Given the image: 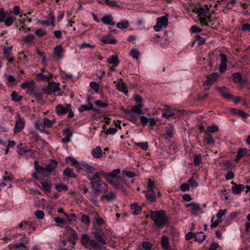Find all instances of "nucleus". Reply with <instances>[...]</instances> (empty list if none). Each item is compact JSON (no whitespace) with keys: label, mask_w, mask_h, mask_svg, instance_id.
<instances>
[{"label":"nucleus","mask_w":250,"mask_h":250,"mask_svg":"<svg viewBox=\"0 0 250 250\" xmlns=\"http://www.w3.org/2000/svg\"><path fill=\"white\" fill-rule=\"evenodd\" d=\"M144 192L146 199L150 203L155 202L156 199L161 196V192L155 187L154 182L150 179L147 180V188Z\"/></svg>","instance_id":"f257e3e1"},{"label":"nucleus","mask_w":250,"mask_h":250,"mask_svg":"<svg viewBox=\"0 0 250 250\" xmlns=\"http://www.w3.org/2000/svg\"><path fill=\"white\" fill-rule=\"evenodd\" d=\"M150 217L153 221L154 225L158 227L165 226L167 222L165 211L163 210L150 211Z\"/></svg>","instance_id":"f03ea898"},{"label":"nucleus","mask_w":250,"mask_h":250,"mask_svg":"<svg viewBox=\"0 0 250 250\" xmlns=\"http://www.w3.org/2000/svg\"><path fill=\"white\" fill-rule=\"evenodd\" d=\"M81 242L85 248L89 250L100 249V246L97 241L95 239H91L87 234L82 235Z\"/></svg>","instance_id":"7ed1b4c3"},{"label":"nucleus","mask_w":250,"mask_h":250,"mask_svg":"<svg viewBox=\"0 0 250 250\" xmlns=\"http://www.w3.org/2000/svg\"><path fill=\"white\" fill-rule=\"evenodd\" d=\"M90 185L92 188L97 192L103 193L108 192L107 186L101 179L91 182Z\"/></svg>","instance_id":"20e7f679"},{"label":"nucleus","mask_w":250,"mask_h":250,"mask_svg":"<svg viewBox=\"0 0 250 250\" xmlns=\"http://www.w3.org/2000/svg\"><path fill=\"white\" fill-rule=\"evenodd\" d=\"M168 23L167 15L159 17L157 19L156 24L153 27L154 30L156 32L160 31L162 27H167Z\"/></svg>","instance_id":"39448f33"},{"label":"nucleus","mask_w":250,"mask_h":250,"mask_svg":"<svg viewBox=\"0 0 250 250\" xmlns=\"http://www.w3.org/2000/svg\"><path fill=\"white\" fill-rule=\"evenodd\" d=\"M25 121L23 118L20 116V114H18L15 121L14 127V133H17L21 132L24 127Z\"/></svg>","instance_id":"423d86ee"},{"label":"nucleus","mask_w":250,"mask_h":250,"mask_svg":"<svg viewBox=\"0 0 250 250\" xmlns=\"http://www.w3.org/2000/svg\"><path fill=\"white\" fill-rule=\"evenodd\" d=\"M71 105L69 104H66L64 105L58 104L56 106L55 111L59 116H62L66 114L70 111Z\"/></svg>","instance_id":"0eeeda50"},{"label":"nucleus","mask_w":250,"mask_h":250,"mask_svg":"<svg viewBox=\"0 0 250 250\" xmlns=\"http://www.w3.org/2000/svg\"><path fill=\"white\" fill-rule=\"evenodd\" d=\"M216 89L220 92L221 96L225 99L227 100L232 99V95L230 94L229 90L226 87H216Z\"/></svg>","instance_id":"6e6552de"},{"label":"nucleus","mask_w":250,"mask_h":250,"mask_svg":"<svg viewBox=\"0 0 250 250\" xmlns=\"http://www.w3.org/2000/svg\"><path fill=\"white\" fill-rule=\"evenodd\" d=\"M218 78V75L217 73H213L210 75L206 76V80L204 81V84L206 86H210L214 82L216 81Z\"/></svg>","instance_id":"1a4fd4ad"},{"label":"nucleus","mask_w":250,"mask_h":250,"mask_svg":"<svg viewBox=\"0 0 250 250\" xmlns=\"http://www.w3.org/2000/svg\"><path fill=\"white\" fill-rule=\"evenodd\" d=\"M105 193L106 194L101 196V200L110 202L114 200L117 197L116 193L114 191H110L108 193L107 192Z\"/></svg>","instance_id":"9d476101"},{"label":"nucleus","mask_w":250,"mask_h":250,"mask_svg":"<svg viewBox=\"0 0 250 250\" xmlns=\"http://www.w3.org/2000/svg\"><path fill=\"white\" fill-rule=\"evenodd\" d=\"M65 233L68 236V239H77L78 238L76 231L70 226L65 228Z\"/></svg>","instance_id":"9b49d317"},{"label":"nucleus","mask_w":250,"mask_h":250,"mask_svg":"<svg viewBox=\"0 0 250 250\" xmlns=\"http://www.w3.org/2000/svg\"><path fill=\"white\" fill-rule=\"evenodd\" d=\"M49 15H50L49 20H44V21H41L39 20L38 22L40 23L42 25L48 26L49 25H51L52 26H54L55 25V16L52 15L51 14H50Z\"/></svg>","instance_id":"f8f14e48"},{"label":"nucleus","mask_w":250,"mask_h":250,"mask_svg":"<svg viewBox=\"0 0 250 250\" xmlns=\"http://www.w3.org/2000/svg\"><path fill=\"white\" fill-rule=\"evenodd\" d=\"M92 156L96 159H99L101 158L103 154L102 148L100 146H96L95 148L93 149L91 151Z\"/></svg>","instance_id":"ddd939ff"},{"label":"nucleus","mask_w":250,"mask_h":250,"mask_svg":"<svg viewBox=\"0 0 250 250\" xmlns=\"http://www.w3.org/2000/svg\"><path fill=\"white\" fill-rule=\"evenodd\" d=\"M185 206L187 208L189 207L191 209V212L192 214L195 212L200 211L202 209L200 205L195 202H191L189 204H186Z\"/></svg>","instance_id":"4468645a"},{"label":"nucleus","mask_w":250,"mask_h":250,"mask_svg":"<svg viewBox=\"0 0 250 250\" xmlns=\"http://www.w3.org/2000/svg\"><path fill=\"white\" fill-rule=\"evenodd\" d=\"M58 165V162L54 160L51 159L50 161L49 164L47 165L45 168L46 172L51 173L54 171Z\"/></svg>","instance_id":"2eb2a0df"},{"label":"nucleus","mask_w":250,"mask_h":250,"mask_svg":"<svg viewBox=\"0 0 250 250\" xmlns=\"http://www.w3.org/2000/svg\"><path fill=\"white\" fill-rule=\"evenodd\" d=\"M101 21L106 25H114L115 22L113 21V17L110 15H106L101 19Z\"/></svg>","instance_id":"dca6fc26"},{"label":"nucleus","mask_w":250,"mask_h":250,"mask_svg":"<svg viewBox=\"0 0 250 250\" xmlns=\"http://www.w3.org/2000/svg\"><path fill=\"white\" fill-rule=\"evenodd\" d=\"M63 52V48L61 45H57L54 49V54L58 60H60L62 57V53Z\"/></svg>","instance_id":"f3484780"},{"label":"nucleus","mask_w":250,"mask_h":250,"mask_svg":"<svg viewBox=\"0 0 250 250\" xmlns=\"http://www.w3.org/2000/svg\"><path fill=\"white\" fill-rule=\"evenodd\" d=\"M21 86L24 89L33 90L35 86V82L33 80H30L29 81H26L22 83Z\"/></svg>","instance_id":"a211bd4d"},{"label":"nucleus","mask_w":250,"mask_h":250,"mask_svg":"<svg viewBox=\"0 0 250 250\" xmlns=\"http://www.w3.org/2000/svg\"><path fill=\"white\" fill-rule=\"evenodd\" d=\"M245 189V186L242 184H234V186L232 187L231 190L232 193L235 194H239Z\"/></svg>","instance_id":"6ab92c4d"},{"label":"nucleus","mask_w":250,"mask_h":250,"mask_svg":"<svg viewBox=\"0 0 250 250\" xmlns=\"http://www.w3.org/2000/svg\"><path fill=\"white\" fill-rule=\"evenodd\" d=\"M143 107L142 104H139L138 105L133 106L129 111V113H136L138 114H144L142 108Z\"/></svg>","instance_id":"aec40b11"},{"label":"nucleus","mask_w":250,"mask_h":250,"mask_svg":"<svg viewBox=\"0 0 250 250\" xmlns=\"http://www.w3.org/2000/svg\"><path fill=\"white\" fill-rule=\"evenodd\" d=\"M17 20V19L16 17L10 14L6 16L5 21L3 22L6 26H10L14 23V21H16Z\"/></svg>","instance_id":"412c9836"},{"label":"nucleus","mask_w":250,"mask_h":250,"mask_svg":"<svg viewBox=\"0 0 250 250\" xmlns=\"http://www.w3.org/2000/svg\"><path fill=\"white\" fill-rule=\"evenodd\" d=\"M101 41L104 43L107 44H115L117 42V40L115 39L110 38L109 35L102 37Z\"/></svg>","instance_id":"4be33fe9"},{"label":"nucleus","mask_w":250,"mask_h":250,"mask_svg":"<svg viewBox=\"0 0 250 250\" xmlns=\"http://www.w3.org/2000/svg\"><path fill=\"white\" fill-rule=\"evenodd\" d=\"M116 87L118 90L124 92L125 95H127L128 92L127 88L125 83L122 80L119 81L116 84Z\"/></svg>","instance_id":"5701e85b"},{"label":"nucleus","mask_w":250,"mask_h":250,"mask_svg":"<svg viewBox=\"0 0 250 250\" xmlns=\"http://www.w3.org/2000/svg\"><path fill=\"white\" fill-rule=\"evenodd\" d=\"M12 55V47L4 46L3 47V59H8V58Z\"/></svg>","instance_id":"b1692460"},{"label":"nucleus","mask_w":250,"mask_h":250,"mask_svg":"<svg viewBox=\"0 0 250 250\" xmlns=\"http://www.w3.org/2000/svg\"><path fill=\"white\" fill-rule=\"evenodd\" d=\"M28 242H29V239H27L25 241V243L20 242L19 243L14 244L11 246L9 245V246L11 247H10L11 249L12 248L18 249L20 248V247H23L25 250H29V248H28V247H27L25 245V244H28Z\"/></svg>","instance_id":"393cba45"},{"label":"nucleus","mask_w":250,"mask_h":250,"mask_svg":"<svg viewBox=\"0 0 250 250\" xmlns=\"http://www.w3.org/2000/svg\"><path fill=\"white\" fill-rule=\"evenodd\" d=\"M233 82L235 83L243 84L245 83L242 80V76L240 73H235L232 75Z\"/></svg>","instance_id":"a878e982"},{"label":"nucleus","mask_w":250,"mask_h":250,"mask_svg":"<svg viewBox=\"0 0 250 250\" xmlns=\"http://www.w3.org/2000/svg\"><path fill=\"white\" fill-rule=\"evenodd\" d=\"M63 175L68 177L75 178L77 177L76 174L73 172V171L69 167L65 168L63 172Z\"/></svg>","instance_id":"bb28decb"},{"label":"nucleus","mask_w":250,"mask_h":250,"mask_svg":"<svg viewBox=\"0 0 250 250\" xmlns=\"http://www.w3.org/2000/svg\"><path fill=\"white\" fill-rule=\"evenodd\" d=\"M132 212L134 215H137L142 212V208L137 203H133L131 205Z\"/></svg>","instance_id":"cd10ccee"},{"label":"nucleus","mask_w":250,"mask_h":250,"mask_svg":"<svg viewBox=\"0 0 250 250\" xmlns=\"http://www.w3.org/2000/svg\"><path fill=\"white\" fill-rule=\"evenodd\" d=\"M80 215L81 216V218L80 219L81 222L86 226H90L91 221L89 216L83 213H81Z\"/></svg>","instance_id":"c85d7f7f"},{"label":"nucleus","mask_w":250,"mask_h":250,"mask_svg":"<svg viewBox=\"0 0 250 250\" xmlns=\"http://www.w3.org/2000/svg\"><path fill=\"white\" fill-rule=\"evenodd\" d=\"M206 238V235L204 234L202 231L199 232L195 233L194 241L201 244L204 241Z\"/></svg>","instance_id":"c756f323"},{"label":"nucleus","mask_w":250,"mask_h":250,"mask_svg":"<svg viewBox=\"0 0 250 250\" xmlns=\"http://www.w3.org/2000/svg\"><path fill=\"white\" fill-rule=\"evenodd\" d=\"M87 102L88 103V105H82L79 108V111L80 112H83L86 110H89L93 109V104L90 103V98H88L87 99Z\"/></svg>","instance_id":"7c9ffc66"},{"label":"nucleus","mask_w":250,"mask_h":250,"mask_svg":"<svg viewBox=\"0 0 250 250\" xmlns=\"http://www.w3.org/2000/svg\"><path fill=\"white\" fill-rule=\"evenodd\" d=\"M247 150L246 148H238L235 161L237 162H238L245 154H247Z\"/></svg>","instance_id":"2f4dec72"},{"label":"nucleus","mask_w":250,"mask_h":250,"mask_svg":"<svg viewBox=\"0 0 250 250\" xmlns=\"http://www.w3.org/2000/svg\"><path fill=\"white\" fill-rule=\"evenodd\" d=\"M161 244L162 249L164 250L165 249H167L169 245V240L167 236L164 235L162 237L161 239Z\"/></svg>","instance_id":"473e14b6"},{"label":"nucleus","mask_w":250,"mask_h":250,"mask_svg":"<svg viewBox=\"0 0 250 250\" xmlns=\"http://www.w3.org/2000/svg\"><path fill=\"white\" fill-rule=\"evenodd\" d=\"M209 8H205L202 7H200L199 8H196L195 12L196 14H197L200 16H206L207 12L208 11Z\"/></svg>","instance_id":"72a5a7b5"},{"label":"nucleus","mask_w":250,"mask_h":250,"mask_svg":"<svg viewBox=\"0 0 250 250\" xmlns=\"http://www.w3.org/2000/svg\"><path fill=\"white\" fill-rule=\"evenodd\" d=\"M81 166L83 167L84 170L88 173H93L95 170L94 167L88 164L82 163Z\"/></svg>","instance_id":"f704fd0d"},{"label":"nucleus","mask_w":250,"mask_h":250,"mask_svg":"<svg viewBox=\"0 0 250 250\" xmlns=\"http://www.w3.org/2000/svg\"><path fill=\"white\" fill-rule=\"evenodd\" d=\"M94 235L96 241L99 243H101L102 245H104L106 244L105 239L98 232H94Z\"/></svg>","instance_id":"c9c22d12"},{"label":"nucleus","mask_w":250,"mask_h":250,"mask_svg":"<svg viewBox=\"0 0 250 250\" xmlns=\"http://www.w3.org/2000/svg\"><path fill=\"white\" fill-rule=\"evenodd\" d=\"M94 220L95 223L98 226H101L104 224V219L100 216L98 212L95 213Z\"/></svg>","instance_id":"e433bc0d"},{"label":"nucleus","mask_w":250,"mask_h":250,"mask_svg":"<svg viewBox=\"0 0 250 250\" xmlns=\"http://www.w3.org/2000/svg\"><path fill=\"white\" fill-rule=\"evenodd\" d=\"M102 174L100 172L96 171L94 173L93 175H88L87 176V179H88L91 182L95 181L98 179H101L100 178Z\"/></svg>","instance_id":"4c0bfd02"},{"label":"nucleus","mask_w":250,"mask_h":250,"mask_svg":"<svg viewBox=\"0 0 250 250\" xmlns=\"http://www.w3.org/2000/svg\"><path fill=\"white\" fill-rule=\"evenodd\" d=\"M107 62L110 64H113L115 66H117L119 63V60L117 56H111L110 58L107 59Z\"/></svg>","instance_id":"58836bf2"},{"label":"nucleus","mask_w":250,"mask_h":250,"mask_svg":"<svg viewBox=\"0 0 250 250\" xmlns=\"http://www.w3.org/2000/svg\"><path fill=\"white\" fill-rule=\"evenodd\" d=\"M174 113L173 110L170 109H166L162 114V117L166 118L169 119L170 117L173 116L174 115Z\"/></svg>","instance_id":"ea45409f"},{"label":"nucleus","mask_w":250,"mask_h":250,"mask_svg":"<svg viewBox=\"0 0 250 250\" xmlns=\"http://www.w3.org/2000/svg\"><path fill=\"white\" fill-rule=\"evenodd\" d=\"M219 129L218 126L216 125H213L207 127V129L204 131L208 134L209 133H214L217 132Z\"/></svg>","instance_id":"a19ab883"},{"label":"nucleus","mask_w":250,"mask_h":250,"mask_svg":"<svg viewBox=\"0 0 250 250\" xmlns=\"http://www.w3.org/2000/svg\"><path fill=\"white\" fill-rule=\"evenodd\" d=\"M11 100L12 101L18 102L21 100L22 97L19 95L16 91H13L11 94Z\"/></svg>","instance_id":"79ce46f5"},{"label":"nucleus","mask_w":250,"mask_h":250,"mask_svg":"<svg viewBox=\"0 0 250 250\" xmlns=\"http://www.w3.org/2000/svg\"><path fill=\"white\" fill-rule=\"evenodd\" d=\"M129 26V22L127 21H124L117 24V27L121 29H126Z\"/></svg>","instance_id":"37998d69"},{"label":"nucleus","mask_w":250,"mask_h":250,"mask_svg":"<svg viewBox=\"0 0 250 250\" xmlns=\"http://www.w3.org/2000/svg\"><path fill=\"white\" fill-rule=\"evenodd\" d=\"M55 188L59 192H61L62 191H66L68 189V187L66 185L63 184L56 185Z\"/></svg>","instance_id":"c03bdc74"},{"label":"nucleus","mask_w":250,"mask_h":250,"mask_svg":"<svg viewBox=\"0 0 250 250\" xmlns=\"http://www.w3.org/2000/svg\"><path fill=\"white\" fill-rule=\"evenodd\" d=\"M35 38V36L32 34H28L27 36L22 37V41L25 42H32Z\"/></svg>","instance_id":"a18cd8bd"},{"label":"nucleus","mask_w":250,"mask_h":250,"mask_svg":"<svg viewBox=\"0 0 250 250\" xmlns=\"http://www.w3.org/2000/svg\"><path fill=\"white\" fill-rule=\"evenodd\" d=\"M8 12L5 11L3 8H0V22H3L6 16L8 15Z\"/></svg>","instance_id":"49530a36"},{"label":"nucleus","mask_w":250,"mask_h":250,"mask_svg":"<svg viewBox=\"0 0 250 250\" xmlns=\"http://www.w3.org/2000/svg\"><path fill=\"white\" fill-rule=\"evenodd\" d=\"M173 128L172 127H167L166 130V134L165 136L166 139H169L173 137Z\"/></svg>","instance_id":"de8ad7c7"},{"label":"nucleus","mask_w":250,"mask_h":250,"mask_svg":"<svg viewBox=\"0 0 250 250\" xmlns=\"http://www.w3.org/2000/svg\"><path fill=\"white\" fill-rule=\"evenodd\" d=\"M193 162L195 166H199L202 162L201 155L194 154L193 155Z\"/></svg>","instance_id":"09e8293b"},{"label":"nucleus","mask_w":250,"mask_h":250,"mask_svg":"<svg viewBox=\"0 0 250 250\" xmlns=\"http://www.w3.org/2000/svg\"><path fill=\"white\" fill-rule=\"evenodd\" d=\"M41 187L42 189L46 192H49L51 191V186L46 182H42Z\"/></svg>","instance_id":"8fccbe9b"},{"label":"nucleus","mask_w":250,"mask_h":250,"mask_svg":"<svg viewBox=\"0 0 250 250\" xmlns=\"http://www.w3.org/2000/svg\"><path fill=\"white\" fill-rule=\"evenodd\" d=\"M43 125L44 127H51L54 122L53 121L49 120L48 118H44L43 119Z\"/></svg>","instance_id":"3c124183"},{"label":"nucleus","mask_w":250,"mask_h":250,"mask_svg":"<svg viewBox=\"0 0 250 250\" xmlns=\"http://www.w3.org/2000/svg\"><path fill=\"white\" fill-rule=\"evenodd\" d=\"M35 125L36 128L38 130H41L43 128H45L43 125V121H41L40 120H37L35 123Z\"/></svg>","instance_id":"603ef678"},{"label":"nucleus","mask_w":250,"mask_h":250,"mask_svg":"<svg viewBox=\"0 0 250 250\" xmlns=\"http://www.w3.org/2000/svg\"><path fill=\"white\" fill-rule=\"evenodd\" d=\"M27 153L25 154V157L27 158H29V157H31L33 158H35L36 157V152L32 149H27Z\"/></svg>","instance_id":"864d4df0"},{"label":"nucleus","mask_w":250,"mask_h":250,"mask_svg":"<svg viewBox=\"0 0 250 250\" xmlns=\"http://www.w3.org/2000/svg\"><path fill=\"white\" fill-rule=\"evenodd\" d=\"M51 89V90L53 92L58 91L60 89L58 83L55 82L51 83L48 85Z\"/></svg>","instance_id":"5fc2aeb1"},{"label":"nucleus","mask_w":250,"mask_h":250,"mask_svg":"<svg viewBox=\"0 0 250 250\" xmlns=\"http://www.w3.org/2000/svg\"><path fill=\"white\" fill-rule=\"evenodd\" d=\"M128 119L131 121L132 123L135 124L138 120V117H136L133 113H129V111L128 112Z\"/></svg>","instance_id":"6e6d98bb"},{"label":"nucleus","mask_w":250,"mask_h":250,"mask_svg":"<svg viewBox=\"0 0 250 250\" xmlns=\"http://www.w3.org/2000/svg\"><path fill=\"white\" fill-rule=\"evenodd\" d=\"M130 55L134 59L138 60L140 56V52L138 50L133 49L130 51Z\"/></svg>","instance_id":"4d7b16f0"},{"label":"nucleus","mask_w":250,"mask_h":250,"mask_svg":"<svg viewBox=\"0 0 250 250\" xmlns=\"http://www.w3.org/2000/svg\"><path fill=\"white\" fill-rule=\"evenodd\" d=\"M90 201L93 204H96L97 203V195L94 192H90Z\"/></svg>","instance_id":"13d9d810"},{"label":"nucleus","mask_w":250,"mask_h":250,"mask_svg":"<svg viewBox=\"0 0 250 250\" xmlns=\"http://www.w3.org/2000/svg\"><path fill=\"white\" fill-rule=\"evenodd\" d=\"M105 2L109 6L112 7H120V6L116 2L110 0H104Z\"/></svg>","instance_id":"bf43d9fd"},{"label":"nucleus","mask_w":250,"mask_h":250,"mask_svg":"<svg viewBox=\"0 0 250 250\" xmlns=\"http://www.w3.org/2000/svg\"><path fill=\"white\" fill-rule=\"evenodd\" d=\"M63 134L65 135V137L70 138L72 136L73 132L71 131L70 127H67L63 130Z\"/></svg>","instance_id":"052dcab7"},{"label":"nucleus","mask_w":250,"mask_h":250,"mask_svg":"<svg viewBox=\"0 0 250 250\" xmlns=\"http://www.w3.org/2000/svg\"><path fill=\"white\" fill-rule=\"evenodd\" d=\"M79 47L81 49L87 48H94L95 47V45L94 44H91L90 43L83 42V43H82L79 46Z\"/></svg>","instance_id":"680f3d73"},{"label":"nucleus","mask_w":250,"mask_h":250,"mask_svg":"<svg viewBox=\"0 0 250 250\" xmlns=\"http://www.w3.org/2000/svg\"><path fill=\"white\" fill-rule=\"evenodd\" d=\"M153 244L147 242H143L142 243L143 248L146 250H151Z\"/></svg>","instance_id":"e2e57ef3"},{"label":"nucleus","mask_w":250,"mask_h":250,"mask_svg":"<svg viewBox=\"0 0 250 250\" xmlns=\"http://www.w3.org/2000/svg\"><path fill=\"white\" fill-rule=\"evenodd\" d=\"M188 183H189L190 186L193 188H196L198 186V183L194 179V178L193 177L190 178L188 179Z\"/></svg>","instance_id":"0e129e2a"},{"label":"nucleus","mask_w":250,"mask_h":250,"mask_svg":"<svg viewBox=\"0 0 250 250\" xmlns=\"http://www.w3.org/2000/svg\"><path fill=\"white\" fill-rule=\"evenodd\" d=\"M18 150L17 151V153L19 155L21 156H24L25 155V154L27 153V149H24L21 146H18Z\"/></svg>","instance_id":"69168bd1"},{"label":"nucleus","mask_w":250,"mask_h":250,"mask_svg":"<svg viewBox=\"0 0 250 250\" xmlns=\"http://www.w3.org/2000/svg\"><path fill=\"white\" fill-rule=\"evenodd\" d=\"M37 77L41 81H49L50 79V77L46 75H43L42 73H40L37 74Z\"/></svg>","instance_id":"338daca9"},{"label":"nucleus","mask_w":250,"mask_h":250,"mask_svg":"<svg viewBox=\"0 0 250 250\" xmlns=\"http://www.w3.org/2000/svg\"><path fill=\"white\" fill-rule=\"evenodd\" d=\"M120 172V169L119 168L115 169L113 171L110 172L108 175L110 177L115 178L117 175Z\"/></svg>","instance_id":"774afa93"}]
</instances>
